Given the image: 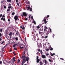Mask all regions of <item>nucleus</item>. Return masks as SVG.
I'll return each mask as SVG.
<instances>
[{"label":"nucleus","mask_w":65,"mask_h":65,"mask_svg":"<svg viewBox=\"0 0 65 65\" xmlns=\"http://www.w3.org/2000/svg\"><path fill=\"white\" fill-rule=\"evenodd\" d=\"M39 34L41 35V36L42 38H47V36H46L45 37H44L45 35L44 34V33H43V32H41L40 31H39Z\"/></svg>","instance_id":"f257e3e1"},{"label":"nucleus","mask_w":65,"mask_h":65,"mask_svg":"<svg viewBox=\"0 0 65 65\" xmlns=\"http://www.w3.org/2000/svg\"><path fill=\"white\" fill-rule=\"evenodd\" d=\"M22 58L23 59V61L24 62V63L25 62L26 60L27 61H28V60H29V58L28 57L27 58V57L25 56H22Z\"/></svg>","instance_id":"f03ea898"},{"label":"nucleus","mask_w":65,"mask_h":65,"mask_svg":"<svg viewBox=\"0 0 65 65\" xmlns=\"http://www.w3.org/2000/svg\"><path fill=\"white\" fill-rule=\"evenodd\" d=\"M2 17H3L1 18V20H3L4 21H5V18H5V15H3Z\"/></svg>","instance_id":"7ed1b4c3"},{"label":"nucleus","mask_w":65,"mask_h":65,"mask_svg":"<svg viewBox=\"0 0 65 65\" xmlns=\"http://www.w3.org/2000/svg\"><path fill=\"white\" fill-rule=\"evenodd\" d=\"M24 15V16H27V14L26 13V12H23V14L22 15V17H23Z\"/></svg>","instance_id":"20e7f679"},{"label":"nucleus","mask_w":65,"mask_h":65,"mask_svg":"<svg viewBox=\"0 0 65 65\" xmlns=\"http://www.w3.org/2000/svg\"><path fill=\"white\" fill-rule=\"evenodd\" d=\"M38 56H37V63H39L40 61V59H38Z\"/></svg>","instance_id":"39448f33"},{"label":"nucleus","mask_w":65,"mask_h":65,"mask_svg":"<svg viewBox=\"0 0 65 65\" xmlns=\"http://www.w3.org/2000/svg\"><path fill=\"white\" fill-rule=\"evenodd\" d=\"M43 62H45V63L46 65V64H47V61H46V60L45 59L43 60Z\"/></svg>","instance_id":"423d86ee"},{"label":"nucleus","mask_w":65,"mask_h":65,"mask_svg":"<svg viewBox=\"0 0 65 65\" xmlns=\"http://www.w3.org/2000/svg\"><path fill=\"white\" fill-rule=\"evenodd\" d=\"M11 6V4H9V6L8 7V8H12V7Z\"/></svg>","instance_id":"0eeeda50"},{"label":"nucleus","mask_w":65,"mask_h":65,"mask_svg":"<svg viewBox=\"0 0 65 65\" xmlns=\"http://www.w3.org/2000/svg\"><path fill=\"white\" fill-rule=\"evenodd\" d=\"M18 16L16 15L14 17V19L15 20H18Z\"/></svg>","instance_id":"6e6552de"},{"label":"nucleus","mask_w":65,"mask_h":65,"mask_svg":"<svg viewBox=\"0 0 65 65\" xmlns=\"http://www.w3.org/2000/svg\"><path fill=\"white\" fill-rule=\"evenodd\" d=\"M42 57L43 59H45L46 58V57L44 55H43L42 56Z\"/></svg>","instance_id":"1a4fd4ad"},{"label":"nucleus","mask_w":65,"mask_h":65,"mask_svg":"<svg viewBox=\"0 0 65 65\" xmlns=\"http://www.w3.org/2000/svg\"><path fill=\"white\" fill-rule=\"evenodd\" d=\"M49 48H50V50L51 51H52V50H53V48H52V47H51V46L50 45L49 46Z\"/></svg>","instance_id":"9d476101"},{"label":"nucleus","mask_w":65,"mask_h":65,"mask_svg":"<svg viewBox=\"0 0 65 65\" xmlns=\"http://www.w3.org/2000/svg\"><path fill=\"white\" fill-rule=\"evenodd\" d=\"M9 35L10 36H11V35H12V32H10V34H9Z\"/></svg>","instance_id":"9b49d317"},{"label":"nucleus","mask_w":65,"mask_h":65,"mask_svg":"<svg viewBox=\"0 0 65 65\" xmlns=\"http://www.w3.org/2000/svg\"><path fill=\"white\" fill-rule=\"evenodd\" d=\"M17 44H15L14 45H13V47H15L16 46H17Z\"/></svg>","instance_id":"f8f14e48"},{"label":"nucleus","mask_w":65,"mask_h":65,"mask_svg":"<svg viewBox=\"0 0 65 65\" xmlns=\"http://www.w3.org/2000/svg\"><path fill=\"white\" fill-rule=\"evenodd\" d=\"M43 22H45V23H47V22L46 21V19H45L44 20H43Z\"/></svg>","instance_id":"ddd939ff"},{"label":"nucleus","mask_w":65,"mask_h":65,"mask_svg":"<svg viewBox=\"0 0 65 65\" xmlns=\"http://www.w3.org/2000/svg\"><path fill=\"white\" fill-rule=\"evenodd\" d=\"M37 29H39V28H40V27L39 26H38L37 27Z\"/></svg>","instance_id":"4468645a"},{"label":"nucleus","mask_w":65,"mask_h":65,"mask_svg":"<svg viewBox=\"0 0 65 65\" xmlns=\"http://www.w3.org/2000/svg\"><path fill=\"white\" fill-rule=\"evenodd\" d=\"M11 0H7V2H11Z\"/></svg>","instance_id":"2eb2a0df"},{"label":"nucleus","mask_w":65,"mask_h":65,"mask_svg":"<svg viewBox=\"0 0 65 65\" xmlns=\"http://www.w3.org/2000/svg\"><path fill=\"white\" fill-rule=\"evenodd\" d=\"M11 62H12V63H14V61L13 60H12L11 61H10L9 63H11Z\"/></svg>","instance_id":"dca6fc26"},{"label":"nucleus","mask_w":65,"mask_h":65,"mask_svg":"<svg viewBox=\"0 0 65 65\" xmlns=\"http://www.w3.org/2000/svg\"><path fill=\"white\" fill-rule=\"evenodd\" d=\"M54 55H55V53H54L53 54H51V56H53Z\"/></svg>","instance_id":"f3484780"},{"label":"nucleus","mask_w":65,"mask_h":65,"mask_svg":"<svg viewBox=\"0 0 65 65\" xmlns=\"http://www.w3.org/2000/svg\"><path fill=\"white\" fill-rule=\"evenodd\" d=\"M40 65H42L43 64V63L41 62H40Z\"/></svg>","instance_id":"a211bd4d"},{"label":"nucleus","mask_w":65,"mask_h":65,"mask_svg":"<svg viewBox=\"0 0 65 65\" xmlns=\"http://www.w3.org/2000/svg\"><path fill=\"white\" fill-rule=\"evenodd\" d=\"M10 9H8L7 10V12H8V11H10Z\"/></svg>","instance_id":"6ab92c4d"},{"label":"nucleus","mask_w":65,"mask_h":65,"mask_svg":"<svg viewBox=\"0 0 65 65\" xmlns=\"http://www.w3.org/2000/svg\"><path fill=\"white\" fill-rule=\"evenodd\" d=\"M30 7H27V10H29V9H30Z\"/></svg>","instance_id":"aec40b11"},{"label":"nucleus","mask_w":65,"mask_h":65,"mask_svg":"<svg viewBox=\"0 0 65 65\" xmlns=\"http://www.w3.org/2000/svg\"><path fill=\"white\" fill-rule=\"evenodd\" d=\"M38 46V47H40V45L38 43L37 44Z\"/></svg>","instance_id":"412c9836"},{"label":"nucleus","mask_w":65,"mask_h":65,"mask_svg":"<svg viewBox=\"0 0 65 65\" xmlns=\"http://www.w3.org/2000/svg\"><path fill=\"white\" fill-rule=\"evenodd\" d=\"M15 39L16 40H18V37H16L15 38Z\"/></svg>","instance_id":"4be33fe9"},{"label":"nucleus","mask_w":65,"mask_h":65,"mask_svg":"<svg viewBox=\"0 0 65 65\" xmlns=\"http://www.w3.org/2000/svg\"><path fill=\"white\" fill-rule=\"evenodd\" d=\"M20 48H21V49H22V48H24V47H21V46H20Z\"/></svg>","instance_id":"5701e85b"},{"label":"nucleus","mask_w":65,"mask_h":65,"mask_svg":"<svg viewBox=\"0 0 65 65\" xmlns=\"http://www.w3.org/2000/svg\"><path fill=\"white\" fill-rule=\"evenodd\" d=\"M40 53L41 54V55H42V51L41 50L40 51Z\"/></svg>","instance_id":"b1692460"},{"label":"nucleus","mask_w":65,"mask_h":65,"mask_svg":"<svg viewBox=\"0 0 65 65\" xmlns=\"http://www.w3.org/2000/svg\"><path fill=\"white\" fill-rule=\"evenodd\" d=\"M33 23H34L35 24H36V23L35 22V21H34V20H33Z\"/></svg>","instance_id":"393cba45"},{"label":"nucleus","mask_w":65,"mask_h":65,"mask_svg":"<svg viewBox=\"0 0 65 65\" xmlns=\"http://www.w3.org/2000/svg\"><path fill=\"white\" fill-rule=\"evenodd\" d=\"M24 63H24V61H23L21 64L22 65H23Z\"/></svg>","instance_id":"a878e982"},{"label":"nucleus","mask_w":65,"mask_h":65,"mask_svg":"<svg viewBox=\"0 0 65 65\" xmlns=\"http://www.w3.org/2000/svg\"><path fill=\"white\" fill-rule=\"evenodd\" d=\"M46 50L47 51H48L49 50V49H48V48H47L46 49Z\"/></svg>","instance_id":"bb28decb"},{"label":"nucleus","mask_w":65,"mask_h":65,"mask_svg":"<svg viewBox=\"0 0 65 65\" xmlns=\"http://www.w3.org/2000/svg\"><path fill=\"white\" fill-rule=\"evenodd\" d=\"M15 13H14V12H13L12 13V15H14V14Z\"/></svg>","instance_id":"cd10ccee"},{"label":"nucleus","mask_w":65,"mask_h":65,"mask_svg":"<svg viewBox=\"0 0 65 65\" xmlns=\"http://www.w3.org/2000/svg\"><path fill=\"white\" fill-rule=\"evenodd\" d=\"M45 29H47V27L46 26H45L44 27Z\"/></svg>","instance_id":"c85d7f7f"},{"label":"nucleus","mask_w":65,"mask_h":65,"mask_svg":"<svg viewBox=\"0 0 65 65\" xmlns=\"http://www.w3.org/2000/svg\"><path fill=\"white\" fill-rule=\"evenodd\" d=\"M46 56H48L49 55V54L48 53H46Z\"/></svg>","instance_id":"c756f323"},{"label":"nucleus","mask_w":65,"mask_h":65,"mask_svg":"<svg viewBox=\"0 0 65 65\" xmlns=\"http://www.w3.org/2000/svg\"><path fill=\"white\" fill-rule=\"evenodd\" d=\"M2 14H1L0 15V18L2 17Z\"/></svg>","instance_id":"7c9ffc66"},{"label":"nucleus","mask_w":65,"mask_h":65,"mask_svg":"<svg viewBox=\"0 0 65 65\" xmlns=\"http://www.w3.org/2000/svg\"><path fill=\"white\" fill-rule=\"evenodd\" d=\"M19 62H20V60H18V63H19Z\"/></svg>","instance_id":"2f4dec72"},{"label":"nucleus","mask_w":65,"mask_h":65,"mask_svg":"<svg viewBox=\"0 0 65 65\" xmlns=\"http://www.w3.org/2000/svg\"><path fill=\"white\" fill-rule=\"evenodd\" d=\"M49 61H50V62H52V60L50 59H49Z\"/></svg>","instance_id":"473e14b6"},{"label":"nucleus","mask_w":65,"mask_h":65,"mask_svg":"<svg viewBox=\"0 0 65 65\" xmlns=\"http://www.w3.org/2000/svg\"><path fill=\"white\" fill-rule=\"evenodd\" d=\"M30 11H32V8H30Z\"/></svg>","instance_id":"72a5a7b5"},{"label":"nucleus","mask_w":65,"mask_h":65,"mask_svg":"<svg viewBox=\"0 0 65 65\" xmlns=\"http://www.w3.org/2000/svg\"><path fill=\"white\" fill-rule=\"evenodd\" d=\"M14 50H17V48L15 47H14Z\"/></svg>","instance_id":"f704fd0d"},{"label":"nucleus","mask_w":65,"mask_h":65,"mask_svg":"<svg viewBox=\"0 0 65 65\" xmlns=\"http://www.w3.org/2000/svg\"><path fill=\"white\" fill-rule=\"evenodd\" d=\"M0 31L1 32H2V29H1Z\"/></svg>","instance_id":"c9c22d12"},{"label":"nucleus","mask_w":65,"mask_h":65,"mask_svg":"<svg viewBox=\"0 0 65 65\" xmlns=\"http://www.w3.org/2000/svg\"><path fill=\"white\" fill-rule=\"evenodd\" d=\"M52 32V29H50V32Z\"/></svg>","instance_id":"e433bc0d"},{"label":"nucleus","mask_w":65,"mask_h":65,"mask_svg":"<svg viewBox=\"0 0 65 65\" xmlns=\"http://www.w3.org/2000/svg\"><path fill=\"white\" fill-rule=\"evenodd\" d=\"M60 60H64V59H63V58H60Z\"/></svg>","instance_id":"4c0bfd02"},{"label":"nucleus","mask_w":65,"mask_h":65,"mask_svg":"<svg viewBox=\"0 0 65 65\" xmlns=\"http://www.w3.org/2000/svg\"><path fill=\"white\" fill-rule=\"evenodd\" d=\"M4 8H5V9L6 8V6H4Z\"/></svg>","instance_id":"58836bf2"},{"label":"nucleus","mask_w":65,"mask_h":65,"mask_svg":"<svg viewBox=\"0 0 65 65\" xmlns=\"http://www.w3.org/2000/svg\"><path fill=\"white\" fill-rule=\"evenodd\" d=\"M47 18H49V17H50V15H47Z\"/></svg>","instance_id":"ea45409f"},{"label":"nucleus","mask_w":65,"mask_h":65,"mask_svg":"<svg viewBox=\"0 0 65 65\" xmlns=\"http://www.w3.org/2000/svg\"><path fill=\"white\" fill-rule=\"evenodd\" d=\"M25 27H22V29H25Z\"/></svg>","instance_id":"a19ab883"},{"label":"nucleus","mask_w":65,"mask_h":65,"mask_svg":"<svg viewBox=\"0 0 65 65\" xmlns=\"http://www.w3.org/2000/svg\"><path fill=\"white\" fill-rule=\"evenodd\" d=\"M31 19L32 20H33V16H31Z\"/></svg>","instance_id":"79ce46f5"},{"label":"nucleus","mask_w":65,"mask_h":65,"mask_svg":"<svg viewBox=\"0 0 65 65\" xmlns=\"http://www.w3.org/2000/svg\"><path fill=\"white\" fill-rule=\"evenodd\" d=\"M13 60H14V59H15V57H14L13 58Z\"/></svg>","instance_id":"37998d69"},{"label":"nucleus","mask_w":65,"mask_h":65,"mask_svg":"<svg viewBox=\"0 0 65 65\" xmlns=\"http://www.w3.org/2000/svg\"><path fill=\"white\" fill-rule=\"evenodd\" d=\"M33 30H34V32L35 33L36 32V31L35 30H34V29H33Z\"/></svg>","instance_id":"c03bdc74"},{"label":"nucleus","mask_w":65,"mask_h":65,"mask_svg":"<svg viewBox=\"0 0 65 65\" xmlns=\"http://www.w3.org/2000/svg\"><path fill=\"white\" fill-rule=\"evenodd\" d=\"M0 63L1 64H2V61H0Z\"/></svg>","instance_id":"a18cd8bd"},{"label":"nucleus","mask_w":65,"mask_h":65,"mask_svg":"<svg viewBox=\"0 0 65 65\" xmlns=\"http://www.w3.org/2000/svg\"><path fill=\"white\" fill-rule=\"evenodd\" d=\"M19 34L18 32H17L16 34V35H18V34Z\"/></svg>","instance_id":"49530a36"},{"label":"nucleus","mask_w":65,"mask_h":65,"mask_svg":"<svg viewBox=\"0 0 65 65\" xmlns=\"http://www.w3.org/2000/svg\"><path fill=\"white\" fill-rule=\"evenodd\" d=\"M2 53H4V51L3 50L2 51Z\"/></svg>","instance_id":"de8ad7c7"},{"label":"nucleus","mask_w":65,"mask_h":65,"mask_svg":"<svg viewBox=\"0 0 65 65\" xmlns=\"http://www.w3.org/2000/svg\"><path fill=\"white\" fill-rule=\"evenodd\" d=\"M17 5H18V6H19V3H17Z\"/></svg>","instance_id":"09e8293b"},{"label":"nucleus","mask_w":65,"mask_h":65,"mask_svg":"<svg viewBox=\"0 0 65 65\" xmlns=\"http://www.w3.org/2000/svg\"><path fill=\"white\" fill-rule=\"evenodd\" d=\"M2 36V35L1 34V33H0V37H1Z\"/></svg>","instance_id":"8fccbe9b"},{"label":"nucleus","mask_w":65,"mask_h":65,"mask_svg":"<svg viewBox=\"0 0 65 65\" xmlns=\"http://www.w3.org/2000/svg\"><path fill=\"white\" fill-rule=\"evenodd\" d=\"M4 42H3L2 43H1V44H3V43H4Z\"/></svg>","instance_id":"3c124183"},{"label":"nucleus","mask_w":65,"mask_h":65,"mask_svg":"<svg viewBox=\"0 0 65 65\" xmlns=\"http://www.w3.org/2000/svg\"><path fill=\"white\" fill-rule=\"evenodd\" d=\"M8 21H9V22H10V20L9 19H8Z\"/></svg>","instance_id":"603ef678"},{"label":"nucleus","mask_w":65,"mask_h":65,"mask_svg":"<svg viewBox=\"0 0 65 65\" xmlns=\"http://www.w3.org/2000/svg\"><path fill=\"white\" fill-rule=\"evenodd\" d=\"M4 47H3L2 48V50H3V49H4Z\"/></svg>","instance_id":"864d4df0"},{"label":"nucleus","mask_w":65,"mask_h":65,"mask_svg":"<svg viewBox=\"0 0 65 65\" xmlns=\"http://www.w3.org/2000/svg\"><path fill=\"white\" fill-rule=\"evenodd\" d=\"M38 51H39V52H40V49H39L38 50Z\"/></svg>","instance_id":"5fc2aeb1"},{"label":"nucleus","mask_w":65,"mask_h":65,"mask_svg":"<svg viewBox=\"0 0 65 65\" xmlns=\"http://www.w3.org/2000/svg\"><path fill=\"white\" fill-rule=\"evenodd\" d=\"M28 20V19L27 18H26L25 19V21H27Z\"/></svg>","instance_id":"6e6d98bb"},{"label":"nucleus","mask_w":65,"mask_h":65,"mask_svg":"<svg viewBox=\"0 0 65 65\" xmlns=\"http://www.w3.org/2000/svg\"><path fill=\"white\" fill-rule=\"evenodd\" d=\"M18 0H16V2H18Z\"/></svg>","instance_id":"4d7b16f0"},{"label":"nucleus","mask_w":65,"mask_h":65,"mask_svg":"<svg viewBox=\"0 0 65 65\" xmlns=\"http://www.w3.org/2000/svg\"><path fill=\"white\" fill-rule=\"evenodd\" d=\"M2 40V39H1V38H0V41H1Z\"/></svg>","instance_id":"13d9d810"},{"label":"nucleus","mask_w":65,"mask_h":65,"mask_svg":"<svg viewBox=\"0 0 65 65\" xmlns=\"http://www.w3.org/2000/svg\"><path fill=\"white\" fill-rule=\"evenodd\" d=\"M13 61H14V62H15V61H16L15 60H14V59H13Z\"/></svg>","instance_id":"bf43d9fd"},{"label":"nucleus","mask_w":65,"mask_h":65,"mask_svg":"<svg viewBox=\"0 0 65 65\" xmlns=\"http://www.w3.org/2000/svg\"><path fill=\"white\" fill-rule=\"evenodd\" d=\"M20 28H22L23 27H22V26H20Z\"/></svg>","instance_id":"052dcab7"},{"label":"nucleus","mask_w":65,"mask_h":65,"mask_svg":"<svg viewBox=\"0 0 65 65\" xmlns=\"http://www.w3.org/2000/svg\"><path fill=\"white\" fill-rule=\"evenodd\" d=\"M39 30V31H42V30H41V29H40Z\"/></svg>","instance_id":"680f3d73"},{"label":"nucleus","mask_w":65,"mask_h":65,"mask_svg":"<svg viewBox=\"0 0 65 65\" xmlns=\"http://www.w3.org/2000/svg\"><path fill=\"white\" fill-rule=\"evenodd\" d=\"M10 39H11V36H10Z\"/></svg>","instance_id":"e2e57ef3"},{"label":"nucleus","mask_w":65,"mask_h":65,"mask_svg":"<svg viewBox=\"0 0 65 65\" xmlns=\"http://www.w3.org/2000/svg\"><path fill=\"white\" fill-rule=\"evenodd\" d=\"M29 19H30V16H29Z\"/></svg>","instance_id":"0e129e2a"},{"label":"nucleus","mask_w":65,"mask_h":65,"mask_svg":"<svg viewBox=\"0 0 65 65\" xmlns=\"http://www.w3.org/2000/svg\"><path fill=\"white\" fill-rule=\"evenodd\" d=\"M55 36V34H53V36Z\"/></svg>","instance_id":"69168bd1"},{"label":"nucleus","mask_w":65,"mask_h":65,"mask_svg":"<svg viewBox=\"0 0 65 65\" xmlns=\"http://www.w3.org/2000/svg\"><path fill=\"white\" fill-rule=\"evenodd\" d=\"M11 51H12V50H10V52H11Z\"/></svg>","instance_id":"338daca9"},{"label":"nucleus","mask_w":65,"mask_h":65,"mask_svg":"<svg viewBox=\"0 0 65 65\" xmlns=\"http://www.w3.org/2000/svg\"><path fill=\"white\" fill-rule=\"evenodd\" d=\"M44 31H45V28L44 29Z\"/></svg>","instance_id":"774afa93"}]
</instances>
